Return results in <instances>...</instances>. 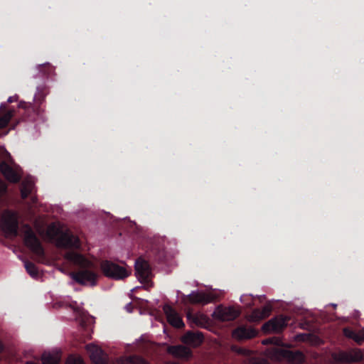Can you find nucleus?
I'll return each instance as SVG.
<instances>
[{
  "label": "nucleus",
  "mask_w": 364,
  "mask_h": 364,
  "mask_svg": "<svg viewBox=\"0 0 364 364\" xmlns=\"http://www.w3.org/2000/svg\"><path fill=\"white\" fill-rule=\"evenodd\" d=\"M50 240H55L59 247H78V238L70 232H63V230L59 223H53L48 226L46 232Z\"/></svg>",
  "instance_id": "f257e3e1"
},
{
  "label": "nucleus",
  "mask_w": 364,
  "mask_h": 364,
  "mask_svg": "<svg viewBox=\"0 0 364 364\" xmlns=\"http://www.w3.org/2000/svg\"><path fill=\"white\" fill-rule=\"evenodd\" d=\"M263 344H274L275 348L272 350V353L270 356L276 360H281L282 358H287L288 360L293 363H299L303 360V355L299 352L292 353L289 350H284L280 348L282 341L278 338H272L264 340Z\"/></svg>",
  "instance_id": "f03ea898"
},
{
  "label": "nucleus",
  "mask_w": 364,
  "mask_h": 364,
  "mask_svg": "<svg viewBox=\"0 0 364 364\" xmlns=\"http://www.w3.org/2000/svg\"><path fill=\"white\" fill-rule=\"evenodd\" d=\"M225 294L224 290L211 289L208 292L195 291L189 295V301L192 304H207L219 300Z\"/></svg>",
  "instance_id": "7ed1b4c3"
},
{
  "label": "nucleus",
  "mask_w": 364,
  "mask_h": 364,
  "mask_svg": "<svg viewBox=\"0 0 364 364\" xmlns=\"http://www.w3.org/2000/svg\"><path fill=\"white\" fill-rule=\"evenodd\" d=\"M101 269L107 277L114 279L126 278L131 274L130 269L109 261L103 262L101 264Z\"/></svg>",
  "instance_id": "20e7f679"
},
{
  "label": "nucleus",
  "mask_w": 364,
  "mask_h": 364,
  "mask_svg": "<svg viewBox=\"0 0 364 364\" xmlns=\"http://www.w3.org/2000/svg\"><path fill=\"white\" fill-rule=\"evenodd\" d=\"M0 227L7 236L16 235L18 229V220L16 213L5 211L0 217Z\"/></svg>",
  "instance_id": "39448f33"
},
{
  "label": "nucleus",
  "mask_w": 364,
  "mask_h": 364,
  "mask_svg": "<svg viewBox=\"0 0 364 364\" xmlns=\"http://www.w3.org/2000/svg\"><path fill=\"white\" fill-rule=\"evenodd\" d=\"M135 271L136 276L140 282L146 284L147 288L153 286V283L149 280L151 277V270L146 260L141 258L137 259L135 262Z\"/></svg>",
  "instance_id": "423d86ee"
},
{
  "label": "nucleus",
  "mask_w": 364,
  "mask_h": 364,
  "mask_svg": "<svg viewBox=\"0 0 364 364\" xmlns=\"http://www.w3.org/2000/svg\"><path fill=\"white\" fill-rule=\"evenodd\" d=\"M0 170L5 178L11 183L18 182L22 177V169L16 164L2 162L0 164Z\"/></svg>",
  "instance_id": "0eeeda50"
},
{
  "label": "nucleus",
  "mask_w": 364,
  "mask_h": 364,
  "mask_svg": "<svg viewBox=\"0 0 364 364\" xmlns=\"http://www.w3.org/2000/svg\"><path fill=\"white\" fill-rule=\"evenodd\" d=\"M240 314L239 309L233 306H218L213 312L215 319L222 321H229L235 319Z\"/></svg>",
  "instance_id": "6e6552de"
},
{
  "label": "nucleus",
  "mask_w": 364,
  "mask_h": 364,
  "mask_svg": "<svg viewBox=\"0 0 364 364\" xmlns=\"http://www.w3.org/2000/svg\"><path fill=\"white\" fill-rule=\"evenodd\" d=\"M85 349L90 360L95 364H105L108 360L107 353L96 343L86 345Z\"/></svg>",
  "instance_id": "1a4fd4ad"
},
{
  "label": "nucleus",
  "mask_w": 364,
  "mask_h": 364,
  "mask_svg": "<svg viewBox=\"0 0 364 364\" xmlns=\"http://www.w3.org/2000/svg\"><path fill=\"white\" fill-rule=\"evenodd\" d=\"M286 326L287 318L277 317L264 323L262 326V329L266 333H277L283 329Z\"/></svg>",
  "instance_id": "9d476101"
},
{
  "label": "nucleus",
  "mask_w": 364,
  "mask_h": 364,
  "mask_svg": "<svg viewBox=\"0 0 364 364\" xmlns=\"http://www.w3.org/2000/svg\"><path fill=\"white\" fill-rule=\"evenodd\" d=\"M70 277L76 282L83 285H94L96 282V275L88 271L72 273Z\"/></svg>",
  "instance_id": "9b49d317"
},
{
  "label": "nucleus",
  "mask_w": 364,
  "mask_h": 364,
  "mask_svg": "<svg viewBox=\"0 0 364 364\" xmlns=\"http://www.w3.org/2000/svg\"><path fill=\"white\" fill-rule=\"evenodd\" d=\"M25 243L35 254L42 255L43 253V248L31 231H26L24 237Z\"/></svg>",
  "instance_id": "f8f14e48"
},
{
  "label": "nucleus",
  "mask_w": 364,
  "mask_h": 364,
  "mask_svg": "<svg viewBox=\"0 0 364 364\" xmlns=\"http://www.w3.org/2000/svg\"><path fill=\"white\" fill-rule=\"evenodd\" d=\"M164 311L171 325L176 328H181L184 326L181 316L170 306H164Z\"/></svg>",
  "instance_id": "ddd939ff"
},
{
  "label": "nucleus",
  "mask_w": 364,
  "mask_h": 364,
  "mask_svg": "<svg viewBox=\"0 0 364 364\" xmlns=\"http://www.w3.org/2000/svg\"><path fill=\"white\" fill-rule=\"evenodd\" d=\"M203 341V336L202 333L199 332H187L181 338V341L183 343L191 346L192 347H197L200 346L202 343Z\"/></svg>",
  "instance_id": "4468645a"
},
{
  "label": "nucleus",
  "mask_w": 364,
  "mask_h": 364,
  "mask_svg": "<svg viewBox=\"0 0 364 364\" xmlns=\"http://www.w3.org/2000/svg\"><path fill=\"white\" fill-rule=\"evenodd\" d=\"M257 331L252 328L239 327L232 331V337L238 341L249 339L256 336Z\"/></svg>",
  "instance_id": "2eb2a0df"
},
{
  "label": "nucleus",
  "mask_w": 364,
  "mask_h": 364,
  "mask_svg": "<svg viewBox=\"0 0 364 364\" xmlns=\"http://www.w3.org/2000/svg\"><path fill=\"white\" fill-rule=\"evenodd\" d=\"M61 359V351L54 349L43 353L41 357L43 364H58Z\"/></svg>",
  "instance_id": "dca6fc26"
},
{
  "label": "nucleus",
  "mask_w": 364,
  "mask_h": 364,
  "mask_svg": "<svg viewBox=\"0 0 364 364\" xmlns=\"http://www.w3.org/2000/svg\"><path fill=\"white\" fill-rule=\"evenodd\" d=\"M167 351L176 358L187 359L191 356V350L183 346H168Z\"/></svg>",
  "instance_id": "f3484780"
},
{
  "label": "nucleus",
  "mask_w": 364,
  "mask_h": 364,
  "mask_svg": "<svg viewBox=\"0 0 364 364\" xmlns=\"http://www.w3.org/2000/svg\"><path fill=\"white\" fill-rule=\"evenodd\" d=\"M272 306L269 305L264 306L262 309H255L248 316L247 319L250 321H259L270 315Z\"/></svg>",
  "instance_id": "a211bd4d"
},
{
  "label": "nucleus",
  "mask_w": 364,
  "mask_h": 364,
  "mask_svg": "<svg viewBox=\"0 0 364 364\" xmlns=\"http://www.w3.org/2000/svg\"><path fill=\"white\" fill-rule=\"evenodd\" d=\"M65 257L69 261L80 267H89L92 264L90 260L74 252L67 253Z\"/></svg>",
  "instance_id": "6ab92c4d"
},
{
  "label": "nucleus",
  "mask_w": 364,
  "mask_h": 364,
  "mask_svg": "<svg viewBox=\"0 0 364 364\" xmlns=\"http://www.w3.org/2000/svg\"><path fill=\"white\" fill-rule=\"evenodd\" d=\"M34 191V181L31 178H26L21 183V195L23 198H27Z\"/></svg>",
  "instance_id": "aec40b11"
},
{
  "label": "nucleus",
  "mask_w": 364,
  "mask_h": 364,
  "mask_svg": "<svg viewBox=\"0 0 364 364\" xmlns=\"http://www.w3.org/2000/svg\"><path fill=\"white\" fill-rule=\"evenodd\" d=\"M363 358V353L360 350H354L346 354L343 360L347 362L359 361Z\"/></svg>",
  "instance_id": "412c9836"
},
{
  "label": "nucleus",
  "mask_w": 364,
  "mask_h": 364,
  "mask_svg": "<svg viewBox=\"0 0 364 364\" xmlns=\"http://www.w3.org/2000/svg\"><path fill=\"white\" fill-rule=\"evenodd\" d=\"M12 117V112L11 111L6 113L2 117L0 118V129L7 126L9 121ZM8 131L0 134V137H3L8 134Z\"/></svg>",
  "instance_id": "4be33fe9"
},
{
  "label": "nucleus",
  "mask_w": 364,
  "mask_h": 364,
  "mask_svg": "<svg viewBox=\"0 0 364 364\" xmlns=\"http://www.w3.org/2000/svg\"><path fill=\"white\" fill-rule=\"evenodd\" d=\"M343 333L346 337L353 338L358 343H362L361 336H359L358 333H355L349 328H344Z\"/></svg>",
  "instance_id": "5701e85b"
},
{
  "label": "nucleus",
  "mask_w": 364,
  "mask_h": 364,
  "mask_svg": "<svg viewBox=\"0 0 364 364\" xmlns=\"http://www.w3.org/2000/svg\"><path fill=\"white\" fill-rule=\"evenodd\" d=\"M25 268L27 272L33 277H36L38 276V269L31 262H24Z\"/></svg>",
  "instance_id": "b1692460"
},
{
  "label": "nucleus",
  "mask_w": 364,
  "mask_h": 364,
  "mask_svg": "<svg viewBox=\"0 0 364 364\" xmlns=\"http://www.w3.org/2000/svg\"><path fill=\"white\" fill-rule=\"evenodd\" d=\"M119 364H148L145 360L139 358L125 359L120 361Z\"/></svg>",
  "instance_id": "393cba45"
},
{
  "label": "nucleus",
  "mask_w": 364,
  "mask_h": 364,
  "mask_svg": "<svg viewBox=\"0 0 364 364\" xmlns=\"http://www.w3.org/2000/svg\"><path fill=\"white\" fill-rule=\"evenodd\" d=\"M65 364H84L81 357L77 355H70Z\"/></svg>",
  "instance_id": "a878e982"
},
{
  "label": "nucleus",
  "mask_w": 364,
  "mask_h": 364,
  "mask_svg": "<svg viewBox=\"0 0 364 364\" xmlns=\"http://www.w3.org/2000/svg\"><path fill=\"white\" fill-rule=\"evenodd\" d=\"M0 151L5 154V159H9L11 158L10 154L4 147H0Z\"/></svg>",
  "instance_id": "bb28decb"
},
{
  "label": "nucleus",
  "mask_w": 364,
  "mask_h": 364,
  "mask_svg": "<svg viewBox=\"0 0 364 364\" xmlns=\"http://www.w3.org/2000/svg\"><path fill=\"white\" fill-rule=\"evenodd\" d=\"M6 190V184L0 181V193H4Z\"/></svg>",
  "instance_id": "cd10ccee"
},
{
  "label": "nucleus",
  "mask_w": 364,
  "mask_h": 364,
  "mask_svg": "<svg viewBox=\"0 0 364 364\" xmlns=\"http://www.w3.org/2000/svg\"><path fill=\"white\" fill-rule=\"evenodd\" d=\"M250 297V296H249V295H243V296H241V298H240V301H241L242 302H245V301L246 299H248Z\"/></svg>",
  "instance_id": "c85d7f7f"
},
{
  "label": "nucleus",
  "mask_w": 364,
  "mask_h": 364,
  "mask_svg": "<svg viewBox=\"0 0 364 364\" xmlns=\"http://www.w3.org/2000/svg\"><path fill=\"white\" fill-rule=\"evenodd\" d=\"M359 336H361L362 342L364 341V329H363L360 332L358 333Z\"/></svg>",
  "instance_id": "c756f323"
},
{
  "label": "nucleus",
  "mask_w": 364,
  "mask_h": 364,
  "mask_svg": "<svg viewBox=\"0 0 364 364\" xmlns=\"http://www.w3.org/2000/svg\"><path fill=\"white\" fill-rule=\"evenodd\" d=\"M126 309L127 310V311L132 312V308H131V304H129L128 305H127Z\"/></svg>",
  "instance_id": "7c9ffc66"
},
{
  "label": "nucleus",
  "mask_w": 364,
  "mask_h": 364,
  "mask_svg": "<svg viewBox=\"0 0 364 364\" xmlns=\"http://www.w3.org/2000/svg\"><path fill=\"white\" fill-rule=\"evenodd\" d=\"M253 364H267L266 361L264 360H259L258 362L257 363H253Z\"/></svg>",
  "instance_id": "2f4dec72"
},
{
  "label": "nucleus",
  "mask_w": 364,
  "mask_h": 364,
  "mask_svg": "<svg viewBox=\"0 0 364 364\" xmlns=\"http://www.w3.org/2000/svg\"><path fill=\"white\" fill-rule=\"evenodd\" d=\"M8 102H12L14 101L13 97H9L7 100Z\"/></svg>",
  "instance_id": "473e14b6"
},
{
  "label": "nucleus",
  "mask_w": 364,
  "mask_h": 364,
  "mask_svg": "<svg viewBox=\"0 0 364 364\" xmlns=\"http://www.w3.org/2000/svg\"><path fill=\"white\" fill-rule=\"evenodd\" d=\"M196 319H197V318H193V322L196 323H197Z\"/></svg>",
  "instance_id": "72a5a7b5"
}]
</instances>
